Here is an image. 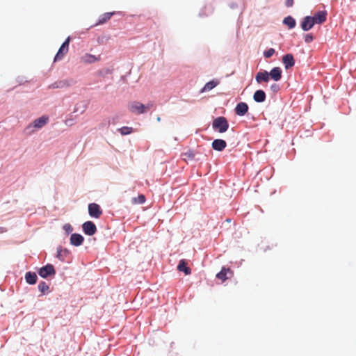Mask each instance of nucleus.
Returning <instances> with one entry per match:
<instances>
[{
    "label": "nucleus",
    "mask_w": 356,
    "mask_h": 356,
    "mask_svg": "<svg viewBox=\"0 0 356 356\" xmlns=\"http://www.w3.org/2000/svg\"><path fill=\"white\" fill-rule=\"evenodd\" d=\"M154 104L148 103L146 105L139 102H132L128 104V109L132 113L140 115L146 113L148 110L152 108Z\"/></svg>",
    "instance_id": "1"
},
{
    "label": "nucleus",
    "mask_w": 356,
    "mask_h": 356,
    "mask_svg": "<svg viewBox=\"0 0 356 356\" xmlns=\"http://www.w3.org/2000/svg\"><path fill=\"white\" fill-rule=\"evenodd\" d=\"M212 127L219 133H224L227 131L229 123L225 117L220 116L213 120Z\"/></svg>",
    "instance_id": "2"
},
{
    "label": "nucleus",
    "mask_w": 356,
    "mask_h": 356,
    "mask_svg": "<svg viewBox=\"0 0 356 356\" xmlns=\"http://www.w3.org/2000/svg\"><path fill=\"white\" fill-rule=\"evenodd\" d=\"M70 42V38L68 37L59 48L56 55L55 56L54 61L60 60L68 52Z\"/></svg>",
    "instance_id": "3"
},
{
    "label": "nucleus",
    "mask_w": 356,
    "mask_h": 356,
    "mask_svg": "<svg viewBox=\"0 0 356 356\" xmlns=\"http://www.w3.org/2000/svg\"><path fill=\"white\" fill-rule=\"evenodd\" d=\"M38 274L40 277L47 278L48 276L54 275L56 274V270L53 265L47 264L40 268Z\"/></svg>",
    "instance_id": "4"
},
{
    "label": "nucleus",
    "mask_w": 356,
    "mask_h": 356,
    "mask_svg": "<svg viewBox=\"0 0 356 356\" xmlns=\"http://www.w3.org/2000/svg\"><path fill=\"white\" fill-rule=\"evenodd\" d=\"M88 213L91 217L99 218L102 214V210L99 204L90 203L88 205Z\"/></svg>",
    "instance_id": "5"
},
{
    "label": "nucleus",
    "mask_w": 356,
    "mask_h": 356,
    "mask_svg": "<svg viewBox=\"0 0 356 356\" xmlns=\"http://www.w3.org/2000/svg\"><path fill=\"white\" fill-rule=\"evenodd\" d=\"M83 232L88 236L94 235L97 232V227L92 221H87L82 225Z\"/></svg>",
    "instance_id": "6"
},
{
    "label": "nucleus",
    "mask_w": 356,
    "mask_h": 356,
    "mask_svg": "<svg viewBox=\"0 0 356 356\" xmlns=\"http://www.w3.org/2000/svg\"><path fill=\"white\" fill-rule=\"evenodd\" d=\"M314 24V19L310 16H307L301 22V28L303 31H307L310 30Z\"/></svg>",
    "instance_id": "7"
},
{
    "label": "nucleus",
    "mask_w": 356,
    "mask_h": 356,
    "mask_svg": "<svg viewBox=\"0 0 356 356\" xmlns=\"http://www.w3.org/2000/svg\"><path fill=\"white\" fill-rule=\"evenodd\" d=\"M232 275L233 273L229 268L222 267L221 270L216 275V277L220 280L222 282H225L229 278L227 275Z\"/></svg>",
    "instance_id": "8"
},
{
    "label": "nucleus",
    "mask_w": 356,
    "mask_h": 356,
    "mask_svg": "<svg viewBox=\"0 0 356 356\" xmlns=\"http://www.w3.org/2000/svg\"><path fill=\"white\" fill-rule=\"evenodd\" d=\"M312 18L314 19L315 24H321L326 21L327 13L326 11H319L314 14Z\"/></svg>",
    "instance_id": "9"
},
{
    "label": "nucleus",
    "mask_w": 356,
    "mask_h": 356,
    "mask_svg": "<svg viewBox=\"0 0 356 356\" xmlns=\"http://www.w3.org/2000/svg\"><path fill=\"white\" fill-rule=\"evenodd\" d=\"M248 111V106L245 102L238 103L235 108V113L239 116H243Z\"/></svg>",
    "instance_id": "10"
},
{
    "label": "nucleus",
    "mask_w": 356,
    "mask_h": 356,
    "mask_svg": "<svg viewBox=\"0 0 356 356\" xmlns=\"http://www.w3.org/2000/svg\"><path fill=\"white\" fill-rule=\"evenodd\" d=\"M282 62L286 70L293 67L295 64L293 56L291 54H287L282 57Z\"/></svg>",
    "instance_id": "11"
},
{
    "label": "nucleus",
    "mask_w": 356,
    "mask_h": 356,
    "mask_svg": "<svg viewBox=\"0 0 356 356\" xmlns=\"http://www.w3.org/2000/svg\"><path fill=\"white\" fill-rule=\"evenodd\" d=\"M211 146L213 149L221 152L226 147L227 143L222 139H216L212 142Z\"/></svg>",
    "instance_id": "12"
},
{
    "label": "nucleus",
    "mask_w": 356,
    "mask_h": 356,
    "mask_svg": "<svg viewBox=\"0 0 356 356\" xmlns=\"http://www.w3.org/2000/svg\"><path fill=\"white\" fill-rule=\"evenodd\" d=\"M81 61L86 64L93 63L100 60V56H96L90 54H86L81 57Z\"/></svg>",
    "instance_id": "13"
},
{
    "label": "nucleus",
    "mask_w": 356,
    "mask_h": 356,
    "mask_svg": "<svg viewBox=\"0 0 356 356\" xmlns=\"http://www.w3.org/2000/svg\"><path fill=\"white\" fill-rule=\"evenodd\" d=\"M83 241V237L79 234H72L70 236V243L74 246L81 245Z\"/></svg>",
    "instance_id": "14"
},
{
    "label": "nucleus",
    "mask_w": 356,
    "mask_h": 356,
    "mask_svg": "<svg viewBox=\"0 0 356 356\" xmlns=\"http://www.w3.org/2000/svg\"><path fill=\"white\" fill-rule=\"evenodd\" d=\"M269 76L275 81H278L282 78V70L280 67H273L270 72H268Z\"/></svg>",
    "instance_id": "15"
},
{
    "label": "nucleus",
    "mask_w": 356,
    "mask_h": 356,
    "mask_svg": "<svg viewBox=\"0 0 356 356\" xmlns=\"http://www.w3.org/2000/svg\"><path fill=\"white\" fill-rule=\"evenodd\" d=\"M255 79L258 83H261L263 81L268 82L270 79L268 72L267 71L259 72L256 74Z\"/></svg>",
    "instance_id": "16"
},
{
    "label": "nucleus",
    "mask_w": 356,
    "mask_h": 356,
    "mask_svg": "<svg viewBox=\"0 0 356 356\" xmlns=\"http://www.w3.org/2000/svg\"><path fill=\"white\" fill-rule=\"evenodd\" d=\"M48 121L49 118L47 116H42L33 121V126L36 129H40L44 127Z\"/></svg>",
    "instance_id": "17"
},
{
    "label": "nucleus",
    "mask_w": 356,
    "mask_h": 356,
    "mask_svg": "<svg viewBox=\"0 0 356 356\" xmlns=\"http://www.w3.org/2000/svg\"><path fill=\"white\" fill-rule=\"evenodd\" d=\"M253 99L256 102H264L266 99V93L262 90H258L254 93Z\"/></svg>",
    "instance_id": "18"
},
{
    "label": "nucleus",
    "mask_w": 356,
    "mask_h": 356,
    "mask_svg": "<svg viewBox=\"0 0 356 356\" xmlns=\"http://www.w3.org/2000/svg\"><path fill=\"white\" fill-rule=\"evenodd\" d=\"M115 14V12H110V13H105L101 16H99L98 19V22L96 23L95 25H99L103 24L108 22L111 17Z\"/></svg>",
    "instance_id": "19"
},
{
    "label": "nucleus",
    "mask_w": 356,
    "mask_h": 356,
    "mask_svg": "<svg viewBox=\"0 0 356 356\" xmlns=\"http://www.w3.org/2000/svg\"><path fill=\"white\" fill-rule=\"evenodd\" d=\"M177 269L179 271H183L186 275H190L191 273V270L190 268L187 266V262L184 259H181L178 266Z\"/></svg>",
    "instance_id": "20"
},
{
    "label": "nucleus",
    "mask_w": 356,
    "mask_h": 356,
    "mask_svg": "<svg viewBox=\"0 0 356 356\" xmlns=\"http://www.w3.org/2000/svg\"><path fill=\"white\" fill-rule=\"evenodd\" d=\"M25 280L29 284H34L37 282V275L35 273L28 272L25 275Z\"/></svg>",
    "instance_id": "21"
},
{
    "label": "nucleus",
    "mask_w": 356,
    "mask_h": 356,
    "mask_svg": "<svg viewBox=\"0 0 356 356\" xmlns=\"http://www.w3.org/2000/svg\"><path fill=\"white\" fill-rule=\"evenodd\" d=\"M218 84H219L218 81L212 80L211 81H209L208 83H207L205 84L204 88L202 89L201 92H204L209 91V90H212L213 88H214L216 86H217Z\"/></svg>",
    "instance_id": "22"
},
{
    "label": "nucleus",
    "mask_w": 356,
    "mask_h": 356,
    "mask_svg": "<svg viewBox=\"0 0 356 356\" xmlns=\"http://www.w3.org/2000/svg\"><path fill=\"white\" fill-rule=\"evenodd\" d=\"M283 23L286 24L289 29H293L296 26V20L291 16L285 17L283 20Z\"/></svg>",
    "instance_id": "23"
},
{
    "label": "nucleus",
    "mask_w": 356,
    "mask_h": 356,
    "mask_svg": "<svg viewBox=\"0 0 356 356\" xmlns=\"http://www.w3.org/2000/svg\"><path fill=\"white\" fill-rule=\"evenodd\" d=\"M69 251L67 249H61L58 248L57 250V258H58L60 261H64L65 257L68 255Z\"/></svg>",
    "instance_id": "24"
},
{
    "label": "nucleus",
    "mask_w": 356,
    "mask_h": 356,
    "mask_svg": "<svg viewBox=\"0 0 356 356\" xmlns=\"http://www.w3.org/2000/svg\"><path fill=\"white\" fill-rule=\"evenodd\" d=\"M146 199L144 195L140 194L137 197H134L131 200V202L134 204H142L145 203Z\"/></svg>",
    "instance_id": "25"
},
{
    "label": "nucleus",
    "mask_w": 356,
    "mask_h": 356,
    "mask_svg": "<svg viewBox=\"0 0 356 356\" xmlns=\"http://www.w3.org/2000/svg\"><path fill=\"white\" fill-rule=\"evenodd\" d=\"M118 131L123 136L128 135L133 132V128L129 127H122L118 129Z\"/></svg>",
    "instance_id": "26"
},
{
    "label": "nucleus",
    "mask_w": 356,
    "mask_h": 356,
    "mask_svg": "<svg viewBox=\"0 0 356 356\" xmlns=\"http://www.w3.org/2000/svg\"><path fill=\"white\" fill-rule=\"evenodd\" d=\"M38 289L42 293H44L49 290V286L44 282H41L38 284Z\"/></svg>",
    "instance_id": "27"
},
{
    "label": "nucleus",
    "mask_w": 356,
    "mask_h": 356,
    "mask_svg": "<svg viewBox=\"0 0 356 356\" xmlns=\"http://www.w3.org/2000/svg\"><path fill=\"white\" fill-rule=\"evenodd\" d=\"M274 54L275 49L273 48H270L264 53V56L265 58H270Z\"/></svg>",
    "instance_id": "28"
},
{
    "label": "nucleus",
    "mask_w": 356,
    "mask_h": 356,
    "mask_svg": "<svg viewBox=\"0 0 356 356\" xmlns=\"http://www.w3.org/2000/svg\"><path fill=\"white\" fill-rule=\"evenodd\" d=\"M313 40H314V37H313L312 34L309 33V34L305 35V42L309 43V42H312Z\"/></svg>",
    "instance_id": "29"
},
{
    "label": "nucleus",
    "mask_w": 356,
    "mask_h": 356,
    "mask_svg": "<svg viewBox=\"0 0 356 356\" xmlns=\"http://www.w3.org/2000/svg\"><path fill=\"white\" fill-rule=\"evenodd\" d=\"M63 229L67 232V233H70V232H72V230H73V228L70 225V224H65L63 226Z\"/></svg>",
    "instance_id": "30"
},
{
    "label": "nucleus",
    "mask_w": 356,
    "mask_h": 356,
    "mask_svg": "<svg viewBox=\"0 0 356 356\" xmlns=\"http://www.w3.org/2000/svg\"><path fill=\"white\" fill-rule=\"evenodd\" d=\"M270 88L273 92H277L279 90L280 87L277 84L274 83L270 86Z\"/></svg>",
    "instance_id": "31"
},
{
    "label": "nucleus",
    "mask_w": 356,
    "mask_h": 356,
    "mask_svg": "<svg viewBox=\"0 0 356 356\" xmlns=\"http://www.w3.org/2000/svg\"><path fill=\"white\" fill-rule=\"evenodd\" d=\"M294 1L293 0H286L285 1V6L286 7H292L293 5Z\"/></svg>",
    "instance_id": "32"
},
{
    "label": "nucleus",
    "mask_w": 356,
    "mask_h": 356,
    "mask_svg": "<svg viewBox=\"0 0 356 356\" xmlns=\"http://www.w3.org/2000/svg\"><path fill=\"white\" fill-rule=\"evenodd\" d=\"M185 155L191 159H193L195 156V154L191 151H189L188 152L185 153Z\"/></svg>",
    "instance_id": "33"
},
{
    "label": "nucleus",
    "mask_w": 356,
    "mask_h": 356,
    "mask_svg": "<svg viewBox=\"0 0 356 356\" xmlns=\"http://www.w3.org/2000/svg\"><path fill=\"white\" fill-rule=\"evenodd\" d=\"M6 231H7V230H6V228L0 227V233H4V232H6Z\"/></svg>",
    "instance_id": "34"
},
{
    "label": "nucleus",
    "mask_w": 356,
    "mask_h": 356,
    "mask_svg": "<svg viewBox=\"0 0 356 356\" xmlns=\"http://www.w3.org/2000/svg\"><path fill=\"white\" fill-rule=\"evenodd\" d=\"M161 118H160L159 116H158V117H157V118H156V120H157L158 122H160V121H161Z\"/></svg>",
    "instance_id": "35"
}]
</instances>
